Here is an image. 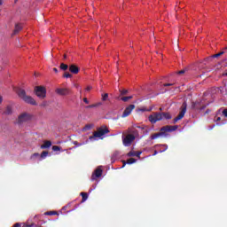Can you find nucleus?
<instances>
[{
  "label": "nucleus",
  "mask_w": 227,
  "mask_h": 227,
  "mask_svg": "<svg viewBox=\"0 0 227 227\" xmlns=\"http://www.w3.org/2000/svg\"><path fill=\"white\" fill-rule=\"evenodd\" d=\"M106 134H109V128L107 126H101L93 133V136L89 137V140L93 141L96 137H102Z\"/></svg>",
  "instance_id": "20e7f679"
},
{
  "label": "nucleus",
  "mask_w": 227,
  "mask_h": 227,
  "mask_svg": "<svg viewBox=\"0 0 227 227\" xmlns=\"http://www.w3.org/2000/svg\"><path fill=\"white\" fill-rule=\"evenodd\" d=\"M208 113H210V110L206 111V114H208Z\"/></svg>",
  "instance_id": "c03bdc74"
},
{
  "label": "nucleus",
  "mask_w": 227,
  "mask_h": 227,
  "mask_svg": "<svg viewBox=\"0 0 227 227\" xmlns=\"http://www.w3.org/2000/svg\"><path fill=\"white\" fill-rule=\"evenodd\" d=\"M16 93L18 97L21 98V100H23V102H25L26 104H30V106H38L36 100H35L33 97L27 96L24 89H17Z\"/></svg>",
  "instance_id": "f03ea898"
},
{
  "label": "nucleus",
  "mask_w": 227,
  "mask_h": 227,
  "mask_svg": "<svg viewBox=\"0 0 227 227\" xmlns=\"http://www.w3.org/2000/svg\"><path fill=\"white\" fill-rule=\"evenodd\" d=\"M175 83H165L163 86H173Z\"/></svg>",
  "instance_id": "e433bc0d"
},
{
  "label": "nucleus",
  "mask_w": 227,
  "mask_h": 227,
  "mask_svg": "<svg viewBox=\"0 0 227 227\" xmlns=\"http://www.w3.org/2000/svg\"><path fill=\"white\" fill-rule=\"evenodd\" d=\"M41 106H42L43 107H45L46 104H45V103H43Z\"/></svg>",
  "instance_id": "a19ab883"
},
{
  "label": "nucleus",
  "mask_w": 227,
  "mask_h": 227,
  "mask_svg": "<svg viewBox=\"0 0 227 227\" xmlns=\"http://www.w3.org/2000/svg\"><path fill=\"white\" fill-rule=\"evenodd\" d=\"M12 106H7L5 108L4 114H12Z\"/></svg>",
  "instance_id": "4be33fe9"
},
{
  "label": "nucleus",
  "mask_w": 227,
  "mask_h": 227,
  "mask_svg": "<svg viewBox=\"0 0 227 227\" xmlns=\"http://www.w3.org/2000/svg\"><path fill=\"white\" fill-rule=\"evenodd\" d=\"M45 215H54V212H46Z\"/></svg>",
  "instance_id": "72a5a7b5"
},
{
  "label": "nucleus",
  "mask_w": 227,
  "mask_h": 227,
  "mask_svg": "<svg viewBox=\"0 0 227 227\" xmlns=\"http://www.w3.org/2000/svg\"><path fill=\"white\" fill-rule=\"evenodd\" d=\"M222 114H223V116H225V118H227V109H223L222 111Z\"/></svg>",
  "instance_id": "7c9ffc66"
},
{
  "label": "nucleus",
  "mask_w": 227,
  "mask_h": 227,
  "mask_svg": "<svg viewBox=\"0 0 227 227\" xmlns=\"http://www.w3.org/2000/svg\"><path fill=\"white\" fill-rule=\"evenodd\" d=\"M53 72H55V74H58V68L54 67Z\"/></svg>",
  "instance_id": "58836bf2"
},
{
  "label": "nucleus",
  "mask_w": 227,
  "mask_h": 227,
  "mask_svg": "<svg viewBox=\"0 0 227 227\" xmlns=\"http://www.w3.org/2000/svg\"><path fill=\"white\" fill-rule=\"evenodd\" d=\"M121 95H127L129 93L128 90L123 89L122 90H120Z\"/></svg>",
  "instance_id": "c85d7f7f"
},
{
  "label": "nucleus",
  "mask_w": 227,
  "mask_h": 227,
  "mask_svg": "<svg viewBox=\"0 0 227 227\" xmlns=\"http://www.w3.org/2000/svg\"><path fill=\"white\" fill-rule=\"evenodd\" d=\"M179 75H183V74H185V69L180 70L177 72Z\"/></svg>",
  "instance_id": "2f4dec72"
},
{
  "label": "nucleus",
  "mask_w": 227,
  "mask_h": 227,
  "mask_svg": "<svg viewBox=\"0 0 227 227\" xmlns=\"http://www.w3.org/2000/svg\"><path fill=\"white\" fill-rule=\"evenodd\" d=\"M128 157H141V152H133L130 151L129 153H128Z\"/></svg>",
  "instance_id": "2eb2a0df"
},
{
  "label": "nucleus",
  "mask_w": 227,
  "mask_h": 227,
  "mask_svg": "<svg viewBox=\"0 0 227 227\" xmlns=\"http://www.w3.org/2000/svg\"><path fill=\"white\" fill-rule=\"evenodd\" d=\"M90 129H91V125L90 124L85 125V127L83 128V130H90Z\"/></svg>",
  "instance_id": "c756f323"
},
{
  "label": "nucleus",
  "mask_w": 227,
  "mask_h": 227,
  "mask_svg": "<svg viewBox=\"0 0 227 227\" xmlns=\"http://www.w3.org/2000/svg\"><path fill=\"white\" fill-rule=\"evenodd\" d=\"M57 95H61L62 97H65L67 95H70V89L67 88H59L56 90Z\"/></svg>",
  "instance_id": "9d476101"
},
{
  "label": "nucleus",
  "mask_w": 227,
  "mask_h": 227,
  "mask_svg": "<svg viewBox=\"0 0 227 227\" xmlns=\"http://www.w3.org/2000/svg\"><path fill=\"white\" fill-rule=\"evenodd\" d=\"M200 106V102H192V109H197L199 111H203V109H205L207 107V105H203L201 107L200 106Z\"/></svg>",
  "instance_id": "9b49d317"
},
{
  "label": "nucleus",
  "mask_w": 227,
  "mask_h": 227,
  "mask_svg": "<svg viewBox=\"0 0 227 227\" xmlns=\"http://www.w3.org/2000/svg\"><path fill=\"white\" fill-rule=\"evenodd\" d=\"M52 150H53V152H59L61 150V147H59L58 145H53Z\"/></svg>",
  "instance_id": "cd10ccee"
},
{
  "label": "nucleus",
  "mask_w": 227,
  "mask_h": 227,
  "mask_svg": "<svg viewBox=\"0 0 227 227\" xmlns=\"http://www.w3.org/2000/svg\"><path fill=\"white\" fill-rule=\"evenodd\" d=\"M131 98H132V96H128V97L121 98V100H122V102H129V100H130Z\"/></svg>",
  "instance_id": "5701e85b"
},
{
  "label": "nucleus",
  "mask_w": 227,
  "mask_h": 227,
  "mask_svg": "<svg viewBox=\"0 0 227 227\" xmlns=\"http://www.w3.org/2000/svg\"><path fill=\"white\" fill-rule=\"evenodd\" d=\"M3 4V0H0V6Z\"/></svg>",
  "instance_id": "a18cd8bd"
},
{
  "label": "nucleus",
  "mask_w": 227,
  "mask_h": 227,
  "mask_svg": "<svg viewBox=\"0 0 227 227\" xmlns=\"http://www.w3.org/2000/svg\"><path fill=\"white\" fill-rule=\"evenodd\" d=\"M3 102V97L0 96V104Z\"/></svg>",
  "instance_id": "ea45409f"
},
{
  "label": "nucleus",
  "mask_w": 227,
  "mask_h": 227,
  "mask_svg": "<svg viewBox=\"0 0 227 227\" xmlns=\"http://www.w3.org/2000/svg\"><path fill=\"white\" fill-rule=\"evenodd\" d=\"M225 52L226 51H220L219 53L213 55L212 58H219V57L223 56V54H225Z\"/></svg>",
  "instance_id": "a878e982"
},
{
  "label": "nucleus",
  "mask_w": 227,
  "mask_h": 227,
  "mask_svg": "<svg viewBox=\"0 0 227 227\" xmlns=\"http://www.w3.org/2000/svg\"><path fill=\"white\" fill-rule=\"evenodd\" d=\"M34 91L39 98H45L47 97V90L43 86H35Z\"/></svg>",
  "instance_id": "39448f33"
},
{
  "label": "nucleus",
  "mask_w": 227,
  "mask_h": 227,
  "mask_svg": "<svg viewBox=\"0 0 227 227\" xmlns=\"http://www.w3.org/2000/svg\"><path fill=\"white\" fill-rule=\"evenodd\" d=\"M154 155H157V151L154 152Z\"/></svg>",
  "instance_id": "09e8293b"
},
{
  "label": "nucleus",
  "mask_w": 227,
  "mask_h": 227,
  "mask_svg": "<svg viewBox=\"0 0 227 227\" xmlns=\"http://www.w3.org/2000/svg\"><path fill=\"white\" fill-rule=\"evenodd\" d=\"M185 113H187V103L184 102L182 106H181V111L178 114V115L174 118L173 123H176L177 121H180L184 116H185Z\"/></svg>",
  "instance_id": "423d86ee"
},
{
  "label": "nucleus",
  "mask_w": 227,
  "mask_h": 227,
  "mask_svg": "<svg viewBox=\"0 0 227 227\" xmlns=\"http://www.w3.org/2000/svg\"><path fill=\"white\" fill-rule=\"evenodd\" d=\"M52 146V142L46 140L43 142V145H41L42 150H45V148H51Z\"/></svg>",
  "instance_id": "4468645a"
},
{
  "label": "nucleus",
  "mask_w": 227,
  "mask_h": 227,
  "mask_svg": "<svg viewBox=\"0 0 227 227\" xmlns=\"http://www.w3.org/2000/svg\"><path fill=\"white\" fill-rule=\"evenodd\" d=\"M200 105H198V107H203V106H201V102H200Z\"/></svg>",
  "instance_id": "79ce46f5"
},
{
  "label": "nucleus",
  "mask_w": 227,
  "mask_h": 227,
  "mask_svg": "<svg viewBox=\"0 0 227 227\" xmlns=\"http://www.w3.org/2000/svg\"><path fill=\"white\" fill-rule=\"evenodd\" d=\"M215 121H221V117H215Z\"/></svg>",
  "instance_id": "4c0bfd02"
},
{
  "label": "nucleus",
  "mask_w": 227,
  "mask_h": 227,
  "mask_svg": "<svg viewBox=\"0 0 227 227\" xmlns=\"http://www.w3.org/2000/svg\"><path fill=\"white\" fill-rule=\"evenodd\" d=\"M102 106V102H98L93 105H89L86 106V109H93V107H100Z\"/></svg>",
  "instance_id": "6ab92c4d"
},
{
  "label": "nucleus",
  "mask_w": 227,
  "mask_h": 227,
  "mask_svg": "<svg viewBox=\"0 0 227 227\" xmlns=\"http://www.w3.org/2000/svg\"><path fill=\"white\" fill-rule=\"evenodd\" d=\"M83 102H84L85 104H90V101L88 100L87 98H83Z\"/></svg>",
  "instance_id": "c9c22d12"
},
{
  "label": "nucleus",
  "mask_w": 227,
  "mask_h": 227,
  "mask_svg": "<svg viewBox=\"0 0 227 227\" xmlns=\"http://www.w3.org/2000/svg\"><path fill=\"white\" fill-rule=\"evenodd\" d=\"M136 140V137L133 134H128L126 137L122 136V145L125 146H130Z\"/></svg>",
  "instance_id": "0eeeda50"
},
{
  "label": "nucleus",
  "mask_w": 227,
  "mask_h": 227,
  "mask_svg": "<svg viewBox=\"0 0 227 227\" xmlns=\"http://www.w3.org/2000/svg\"><path fill=\"white\" fill-rule=\"evenodd\" d=\"M100 176H102V168H98L92 174L91 180H95V178H100Z\"/></svg>",
  "instance_id": "f8f14e48"
},
{
  "label": "nucleus",
  "mask_w": 227,
  "mask_h": 227,
  "mask_svg": "<svg viewBox=\"0 0 227 227\" xmlns=\"http://www.w3.org/2000/svg\"><path fill=\"white\" fill-rule=\"evenodd\" d=\"M31 120V116L27 114V113H23L18 117V124L22 125V123H25V121H29Z\"/></svg>",
  "instance_id": "6e6552de"
},
{
  "label": "nucleus",
  "mask_w": 227,
  "mask_h": 227,
  "mask_svg": "<svg viewBox=\"0 0 227 227\" xmlns=\"http://www.w3.org/2000/svg\"><path fill=\"white\" fill-rule=\"evenodd\" d=\"M79 67L75 66L74 64L69 66V72H71V74H74V75L79 74Z\"/></svg>",
  "instance_id": "ddd939ff"
},
{
  "label": "nucleus",
  "mask_w": 227,
  "mask_h": 227,
  "mask_svg": "<svg viewBox=\"0 0 227 227\" xmlns=\"http://www.w3.org/2000/svg\"><path fill=\"white\" fill-rule=\"evenodd\" d=\"M64 59H67V54H64Z\"/></svg>",
  "instance_id": "49530a36"
},
{
  "label": "nucleus",
  "mask_w": 227,
  "mask_h": 227,
  "mask_svg": "<svg viewBox=\"0 0 227 227\" xmlns=\"http://www.w3.org/2000/svg\"><path fill=\"white\" fill-rule=\"evenodd\" d=\"M33 157H40V153H35L31 156V159H33Z\"/></svg>",
  "instance_id": "473e14b6"
},
{
  "label": "nucleus",
  "mask_w": 227,
  "mask_h": 227,
  "mask_svg": "<svg viewBox=\"0 0 227 227\" xmlns=\"http://www.w3.org/2000/svg\"><path fill=\"white\" fill-rule=\"evenodd\" d=\"M134 162H136V159L134 158H129L127 161L122 160V168H125L127 164H134Z\"/></svg>",
  "instance_id": "f3484780"
},
{
  "label": "nucleus",
  "mask_w": 227,
  "mask_h": 227,
  "mask_svg": "<svg viewBox=\"0 0 227 227\" xmlns=\"http://www.w3.org/2000/svg\"><path fill=\"white\" fill-rule=\"evenodd\" d=\"M177 129H178V126H169V125L163 126L162 128H160L159 133H154L151 135L150 139L152 140L157 139L158 137H160V136H165L167 132H175V130H176Z\"/></svg>",
  "instance_id": "7ed1b4c3"
},
{
  "label": "nucleus",
  "mask_w": 227,
  "mask_h": 227,
  "mask_svg": "<svg viewBox=\"0 0 227 227\" xmlns=\"http://www.w3.org/2000/svg\"><path fill=\"white\" fill-rule=\"evenodd\" d=\"M21 30H22V26H20V24H16L13 34L17 35V33H20Z\"/></svg>",
  "instance_id": "a211bd4d"
},
{
  "label": "nucleus",
  "mask_w": 227,
  "mask_h": 227,
  "mask_svg": "<svg viewBox=\"0 0 227 227\" xmlns=\"http://www.w3.org/2000/svg\"><path fill=\"white\" fill-rule=\"evenodd\" d=\"M63 77H65L66 79H70V78H72V74L68 72H66L64 74Z\"/></svg>",
  "instance_id": "bb28decb"
},
{
  "label": "nucleus",
  "mask_w": 227,
  "mask_h": 227,
  "mask_svg": "<svg viewBox=\"0 0 227 227\" xmlns=\"http://www.w3.org/2000/svg\"><path fill=\"white\" fill-rule=\"evenodd\" d=\"M74 87H76L77 89H79V84H74Z\"/></svg>",
  "instance_id": "37998d69"
},
{
  "label": "nucleus",
  "mask_w": 227,
  "mask_h": 227,
  "mask_svg": "<svg viewBox=\"0 0 227 227\" xmlns=\"http://www.w3.org/2000/svg\"><path fill=\"white\" fill-rule=\"evenodd\" d=\"M92 88L93 87H91V86H88L85 90H86V91H91Z\"/></svg>",
  "instance_id": "f704fd0d"
},
{
  "label": "nucleus",
  "mask_w": 227,
  "mask_h": 227,
  "mask_svg": "<svg viewBox=\"0 0 227 227\" xmlns=\"http://www.w3.org/2000/svg\"><path fill=\"white\" fill-rule=\"evenodd\" d=\"M82 93V89H80V94Z\"/></svg>",
  "instance_id": "de8ad7c7"
},
{
  "label": "nucleus",
  "mask_w": 227,
  "mask_h": 227,
  "mask_svg": "<svg viewBox=\"0 0 227 227\" xmlns=\"http://www.w3.org/2000/svg\"><path fill=\"white\" fill-rule=\"evenodd\" d=\"M148 120L150 123L155 124L157 121H160L161 120H171V114L170 113H153V114L149 115Z\"/></svg>",
  "instance_id": "f257e3e1"
},
{
  "label": "nucleus",
  "mask_w": 227,
  "mask_h": 227,
  "mask_svg": "<svg viewBox=\"0 0 227 227\" xmlns=\"http://www.w3.org/2000/svg\"><path fill=\"white\" fill-rule=\"evenodd\" d=\"M88 143H90V140H89V139H87L86 141L82 142V143H79V142H77V141H74V142H73V145H74V146L79 147V146H84V145H88Z\"/></svg>",
  "instance_id": "dca6fc26"
},
{
  "label": "nucleus",
  "mask_w": 227,
  "mask_h": 227,
  "mask_svg": "<svg viewBox=\"0 0 227 227\" xmlns=\"http://www.w3.org/2000/svg\"><path fill=\"white\" fill-rule=\"evenodd\" d=\"M60 70H63L64 72H67V70H68V65H67L65 63H61L60 64Z\"/></svg>",
  "instance_id": "412c9836"
},
{
  "label": "nucleus",
  "mask_w": 227,
  "mask_h": 227,
  "mask_svg": "<svg viewBox=\"0 0 227 227\" xmlns=\"http://www.w3.org/2000/svg\"><path fill=\"white\" fill-rule=\"evenodd\" d=\"M108 98H109V94L108 93L102 94L103 102H106Z\"/></svg>",
  "instance_id": "393cba45"
},
{
  "label": "nucleus",
  "mask_w": 227,
  "mask_h": 227,
  "mask_svg": "<svg viewBox=\"0 0 227 227\" xmlns=\"http://www.w3.org/2000/svg\"><path fill=\"white\" fill-rule=\"evenodd\" d=\"M47 155H49V152L47 151H43L41 155H40V158L41 159H45L47 157Z\"/></svg>",
  "instance_id": "b1692460"
},
{
  "label": "nucleus",
  "mask_w": 227,
  "mask_h": 227,
  "mask_svg": "<svg viewBox=\"0 0 227 227\" xmlns=\"http://www.w3.org/2000/svg\"><path fill=\"white\" fill-rule=\"evenodd\" d=\"M80 194L82 196V203H84V201H86V200H88V193L81 192Z\"/></svg>",
  "instance_id": "aec40b11"
},
{
  "label": "nucleus",
  "mask_w": 227,
  "mask_h": 227,
  "mask_svg": "<svg viewBox=\"0 0 227 227\" xmlns=\"http://www.w3.org/2000/svg\"><path fill=\"white\" fill-rule=\"evenodd\" d=\"M134 109H136V106L135 105H129L128 107L125 108L121 118H127V116H129L130 113H132V111H134Z\"/></svg>",
  "instance_id": "1a4fd4ad"
}]
</instances>
